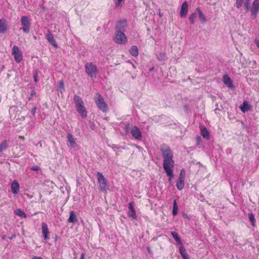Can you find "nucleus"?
<instances>
[{
    "label": "nucleus",
    "instance_id": "obj_15",
    "mask_svg": "<svg viewBox=\"0 0 259 259\" xmlns=\"http://www.w3.org/2000/svg\"><path fill=\"white\" fill-rule=\"evenodd\" d=\"M188 3L185 1L184 2L181 6L180 16L182 17H185L188 13Z\"/></svg>",
    "mask_w": 259,
    "mask_h": 259
},
{
    "label": "nucleus",
    "instance_id": "obj_23",
    "mask_svg": "<svg viewBox=\"0 0 259 259\" xmlns=\"http://www.w3.org/2000/svg\"><path fill=\"white\" fill-rule=\"evenodd\" d=\"M251 106L248 103L247 101H244L242 106L240 107L242 112L245 113L246 111L250 109Z\"/></svg>",
    "mask_w": 259,
    "mask_h": 259
},
{
    "label": "nucleus",
    "instance_id": "obj_35",
    "mask_svg": "<svg viewBox=\"0 0 259 259\" xmlns=\"http://www.w3.org/2000/svg\"><path fill=\"white\" fill-rule=\"evenodd\" d=\"M196 17V15L195 13H193L191 15H190L189 17V21L192 24H193L195 23Z\"/></svg>",
    "mask_w": 259,
    "mask_h": 259
},
{
    "label": "nucleus",
    "instance_id": "obj_12",
    "mask_svg": "<svg viewBox=\"0 0 259 259\" xmlns=\"http://www.w3.org/2000/svg\"><path fill=\"white\" fill-rule=\"evenodd\" d=\"M127 25V22L125 19L120 20L117 22L115 28L117 30L123 31Z\"/></svg>",
    "mask_w": 259,
    "mask_h": 259
},
{
    "label": "nucleus",
    "instance_id": "obj_47",
    "mask_svg": "<svg viewBox=\"0 0 259 259\" xmlns=\"http://www.w3.org/2000/svg\"><path fill=\"white\" fill-rule=\"evenodd\" d=\"M2 238V239L3 240H4V239H5L6 236H3Z\"/></svg>",
    "mask_w": 259,
    "mask_h": 259
},
{
    "label": "nucleus",
    "instance_id": "obj_37",
    "mask_svg": "<svg viewBox=\"0 0 259 259\" xmlns=\"http://www.w3.org/2000/svg\"><path fill=\"white\" fill-rule=\"evenodd\" d=\"M243 2V0H236V7L237 8H240L242 5Z\"/></svg>",
    "mask_w": 259,
    "mask_h": 259
},
{
    "label": "nucleus",
    "instance_id": "obj_13",
    "mask_svg": "<svg viewBox=\"0 0 259 259\" xmlns=\"http://www.w3.org/2000/svg\"><path fill=\"white\" fill-rule=\"evenodd\" d=\"M8 29L7 21L5 19H0V33L5 34Z\"/></svg>",
    "mask_w": 259,
    "mask_h": 259
},
{
    "label": "nucleus",
    "instance_id": "obj_9",
    "mask_svg": "<svg viewBox=\"0 0 259 259\" xmlns=\"http://www.w3.org/2000/svg\"><path fill=\"white\" fill-rule=\"evenodd\" d=\"M12 54L14 56L15 60L17 63H20L22 61V54L18 46L16 45L13 46Z\"/></svg>",
    "mask_w": 259,
    "mask_h": 259
},
{
    "label": "nucleus",
    "instance_id": "obj_8",
    "mask_svg": "<svg viewBox=\"0 0 259 259\" xmlns=\"http://www.w3.org/2000/svg\"><path fill=\"white\" fill-rule=\"evenodd\" d=\"M250 17L252 19H255L259 11V0H254L250 9Z\"/></svg>",
    "mask_w": 259,
    "mask_h": 259
},
{
    "label": "nucleus",
    "instance_id": "obj_38",
    "mask_svg": "<svg viewBox=\"0 0 259 259\" xmlns=\"http://www.w3.org/2000/svg\"><path fill=\"white\" fill-rule=\"evenodd\" d=\"M30 169L32 170H34V171H37V170H39L40 169V167H39L37 165H34V166H33L32 167H30Z\"/></svg>",
    "mask_w": 259,
    "mask_h": 259
},
{
    "label": "nucleus",
    "instance_id": "obj_29",
    "mask_svg": "<svg viewBox=\"0 0 259 259\" xmlns=\"http://www.w3.org/2000/svg\"><path fill=\"white\" fill-rule=\"evenodd\" d=\"M157 59L160 61H164L166 59V53L165 52H162L157 55Z\"/></svg>",
    "mask_w": 259,
    "mask_h": 259
},
{
    "label": "nucleus",
    "instance_id": "obj_2",
    "mask_svg": "<svg viewBox=\"0 0 259 259\" xmlns=\"http://www.w3.org/2000/svg\"><path fill=\"white\" fill-rule=\"evenodd\" d=\"M73 101L77 112L82 118H86L87 117V111L83 105V102L81 98L77 95H74Z\"/></svg>",
    "mask_w": 259,
    "mask_h": 259
},
{
    "label": "nucleus",
    "instance_id": "obj_6",
    "mask_svg": "<svg viewBox=\"0 0 259 259\" xmlns=\"http://www.w3.org/2000/svg\"><path fill=\"white\" fill-rule=\"evenodd\" d=\"M97 177L100 190L102 191H106L107 187V183L103 175L101 172H97Z\"/></svg>",
    "mask_w": 259,
    "mask_h": 259
},
{
    "label": "nucleus",
    "instance_id": "obj_48",
    "mask_svg": "<svg viewBox=\"0 0 259 259\" xmlns=\"http://www.w3.org/2000/svg\"><path fill=\"white\" fill-rule=\"evenodd\" d=\"M20 138H21V139H24V137L23 136V137L22 136L20 137Z\"/></svg>",
    "mask_w": 259,
    "mask_h": 259
},
{
    "label": "nucleus",
    "instance_id": "obj_16",
    "mask_svg": "<svg viewBox=\"0 0 259 259\" xmlns=\"http://www.w3.org/2000/svg\"><path fill=\"white\" fill-rule=\"evenodd\" d=\"M19 184L16 180H14L11 184V191L14 194H17L19 190Z\"/></svg>",
    "mask_w": 259,
    "mask_h": 259
},
{
    "label": "nucleus",
    "instance_id": "obj_31",
    "mask_svg": "<svg viewBox=\"0 0 259 259\" xmlns=\"http://www.w3.org/2000/svg\"><path fill=\"white\" fill-rule=\"evenodd\" d=\"M178 207L177 204L176 200H175L173 203L172 214L175 216L178 213Z\"/></svg>",
    "mask_w": 259,
    "mask_h": 259
},
{
    "label": "nucleus",
    "instance_id": "obj_45",
    "mask_svg": "<svg viewBox=\"0 0 259 259\" xmlns=\"http://www.w3.org/2000/svg\"><path fill=\"white\" fill-rule=\"evenodd\" d=\"M32 259H42V258L41 257H39V256H34Z\"/></svg>",
    "mask_w": 259,
    "mask_h": 259
},
{
    "label": "nucleus",
    "instance_id": "obj_17",
    "mask_svg": "<svg viewBox=\"0 0 259 259\" xmlns=\"http://www.w3.org/2000/svg\"><path fill=\"white\" fill-rule=\"evenodd\" d=\"M67 139L71 147L75 148L77 146L75 140L71 133H68L67 134Z\"/></svg>",
    "mask_w": 259,
    "mask_h": 259
},
{
    "label": "nucleus",
    "instance_id": "obj_28",
    "mask_svg": "<svg viewBox=\"0 0 259 259\" xmlns=\"http://www.w3.org/2000/svg\"><path fill=\"white\" fill-rule=\"evenodd\" d=\"M58 90L61 92V93H62L65 91L64 84L63 80L59 81L58 85Z\"/></svg>",
    "mask_w": 259,
    "mask_h": 259
},
{
    "label": "nucleus",
    "instance_id": "obj_19",
    "mask_svg": "<svg viewBox=\"0 0 259 259\" xmlns=\"http://www.w3.org/2000/svg\"><path fill=\"white\" fill-rule=\"evenodd\" d=\"M201 134L203 138L207 140L209 139V132L205 127L203 126L201 127Z\"/></svg>",
    "mask_w": 259,
    "mask_h": 259
},
{
    "label": "nucleus",
    "instance_id": "obj_33",
    "mask_svg": "<svg viewBox=\"0 0 259 259\" xmlns=\"http://www.w3.org/2000/svg\"><path fill=\"white\" fill-rule=\"evenodd\" d=\"M128 215L129 217H131L133 220H136L137 218L135 210H128Z\"/></svg>",
    "mask_w": 259,
    "mask_h": 259
},
{
    "label": "nucleus",
    "instance_id": "obj_32",
    "mask_svg": "<svg viewBox=\"0 0 259 259\" xmlns=\"http://www.w3.org/2000/svg\"><path fill=\"white\" fill-rule=\"evenodd\" d=\"M185 175L186 172L184 169H182L180 171V174L179 177V180L181 181H185Z\"/></svg>",
    "mask_w": 259,
    "mask_h": 259
},
{
    "label": "nucleus",
    "instance_id": "obj_21",
    "mask_svg": "<svg viewBox=\"0 0 259 259\" xmlns=\"http://www.w3.org/2000/svg\"><path fill=\"white\" fill-rule=\"evenodd\" d=\"M179 251L183 259H189L188 253L186 252L185 248L183 246L179 247Z\"/></svg>",
    "mask_w": 259,
    "mask_h": 259
},
{
    "label": "nucleus",
    "instance_id": "obj_1",
    "mask_svg": "<svg viewBox=\"0 0 259 259\" xmlns=\"http://www.w3.org/2000/svg\"><path fill=\"white\" fill-rule=\"evenodd\" d=\"M161 151L163 158V167L168 177V181L171 182L174 178V168L175 162L173 160V153L168 147L162 148Z\"/></svg>",
    "mask_w": 259,
    "mask_h": 259
},
{
    "label": "nucleus",
    "instance_id": "obj_25",
    "mask_svg": "<svg viewBox=\"0 0 259 259\" xmlns=\"http://www.w3.org/2000/svg\"><path fill=\"white\" fill-rule=\"evenodd\" d=\"M196 11L198 13L199 18L200 20L202 23H205L206 22V18H205V17L204 16V14H203L202 12L201 11V10L199 8H196Z\"/></svg>",
    "mask_w": 259,
    "mask_h": 259
},
{
    "label": "nucleus",
    "instance_id": "obj_22",
    "mask_svg": "<svg viewBox=\"0 0 259 259\" xmlns=\"http://www.w3.org/2000/svg\"><path fill=\"white\" fill-rule=\"evenodd\" d=\"M129 52L130 54L134 57H137L139 55V50L137 47L136 46H132Z\"/></svg>",
    "mask_w": 259,
    "mask_h": 259
},
{
    "label": "nucleus",
    "instance_id": "obj_42",
    "mask_svg": "<svg viewBox=\"0 0 259 259\" xmlns=\"http://www.w3.org/2000/svg\"><path fill=\"white\" fill-rule=\"evenodd\" d=\"M33 78H34V81L35 82H36L37 81V73H36L34 75Z\"/></svg>",
    "mask_w": 259,
    "mask_h": 259
},
{
    "label": "nucleus",
    "instance_id": "obj_27",
    "mask_svg": "<svg viewBox=\"0 0 259 259\" xmlns=\"http://www.w3.org/2000/svg\"><path fill=\"white\" fill-rule=\"evenodd\" d=\"M15 213L16 215H17L20 217H21L23 218H27V215L26 214V213L20 208L18 209L16 211H15Z\"/></svg>",
    "mask_w": 259,
    "mask_h": 259
},
{
    "label": "nucleus",
    "instance_id": "obj_4",
    "mask_svg": "<svg viewBox=\"0 0 259 259\" xmlns=\"http://www.w3.org/2000/svg\"><path fill=\"white\" fill-rule=\"evenodd\" d=\"M96 95L97 96V98L95 99V103L97 106V107L103 112H107L108 110V108L107 104L104 101L103 98L101 96V95L97 93Z\"/></svg>",
    "mask_w": 259,
    "mask_h": 259
},
{
    "label": "nucleus",
    "instance_id": "obj_30",
    "mask_svg": "<svg viewBox=\"0 0 259 259\" xmlns=\"http://www.w3.org/2000/svg\"><path fill=\"white\" fill-rule=\"evenodd\" d=\"M184 181L178 180L176 185L177 189L179 190H182L184 188Z\"/></svg>",
    "mask_w": 259,
    "mask_h": 259
},
{
    "label": "nucleus",
    "instance_id": "obj_41",
    "mask_svg": "<svg viewBox=\"0 0 259 259\" xmlns=\"http://www.w3.org/2000/svg\"><path fill=\"white\" fill-rule=\"evenodd\" d=\"M244 6L245 7L246 10H248L249 9V5L248 2H245Z\"/></svg>",
    "mask_w": 259,
    "mask_h": 259
},
{
    "label": "nucleus",
    "instance_id": "obj_24",
    "mask_svg": "<svg viewBox=\"0 0 259 259\" xmlns=\"http://www.w3.org/2000/svg\"><path fill=\"white\" fill-rule=\"evenodd\" d=\"M171 235L178 244H182V242L179 236L178 233L176 232H171Z\"/></svg>",
    "mask_w": 259,
    "mask_h": 259
},
{
    "label": "nucleus",
    "instance_id": "obj_11",
    "mask_svg": "<svg viewBox=\"0 0 259 259\" xmlns=\"http://www.w3.org/2000/svg\"><path fill=\"white\" fill-rule=\"evenodd\" d=\"M41 230H42V233L43 235V237L45 240L47 241L49 239V231L48 227V225L45 223L43 222L41 224Z\"/></svg>",
    "mask_w": 259,
    "mask_h": 259
},
{
    "label": "nucleus",
    "instance_id": "obj_5",
    "mask_svg": "<svg viewBox=\"0 0 259 259\" xmlns=\"http://www.w3.org/2000/svg\"><path fill=\"white\" fill-rule=\"evenodd\" d=\"M85 70L86 73L90 77H96L97 72V67L93 63H87L85 65Z\"/></svg>",
    "mask_w": 259,
    "mask_h": 259
},
{
    "label": "nucleus",
    "instance_id": "obj_7",
    "mask_svg": "<svg viewBox=\"0 0 259 259\" xmlns=\"http://www.w3.org/2000/svg\"><path fill=\"white\" fill-rule=\"evenodd\" d=\"M21 23L22 25V29L26 33L29 32L30 22L29 18L26 16H23L21 18Z\"/></svg>",
    "mask_w": 259,
    "mask_h": 259
},
{
    "label": "nucleus",
    "instance_id": "obj_39",
    "mask_svg": "<svg viewBox=\"0 0 259 259\" xmlns=\"http://www.w3.org/2000/svg\"><path fill=\"white\" fill-rule=\"evenodd\" d=\"M128 210H134V204L133 202H131L128 204Z\"/></svg>",
    "mask_w": 259,
    "mask_h": 259
},
{
    "label": "nucleus",
    "instance_id": "obj_46",
    "mask_svg": "<svg viewBox=\"0 0 259 259\" xmlns=\"http://www.w3.org/2000/svg\"><path fill=\"white\" fill-rule=\"evenodd\" d=\"M84 254L82 253L81 254V257H80V259H84Z\"/></svg>",
    "mask_w": 259,
    "mask_h": 259
},
{
    "label": "nucleus",
    "instance_id": "obj_43",
    "mask_svg": "<svg viewBox=\"0 0 259 259\" xmlns=\"http://www.w3.org/2000/svg\"><path fill=\"white\" fill-rule=\"evenodd\" d=\"M254 42L257 47L259 48V40L257 39H255Z\"/></svg>",
    "mask_w": 259,
    "mask_h": 259
},
{
    "label": "nucleus",
    "instance_id": "obj_26",
    "mask_svg": "<svg viewBox=\"0 0 259 259\" xmlns=\"http://www.w3.org/2000/svg\"><path fill=\"white\" fill-rule=\"evenodd\" d=\"M8 146V141L6 140L3 141L0 143V153L5 150Z\"/></svg>",
    "mask_w": 259,
    "mask_h": 259
},
{
    "label": "nucleus",
    "instance_id": "obj_10",
    "mask_svg": "<svg viewBox=\"0 0 259 259\" xmlns=\"http://www.w3.org/2000/svg\"><path fill=\"white\" fill-rule=\"evenodd\" d=\"M46 38L55 48H58V44L50 30H48V33L46 34Z\"/></svg>",
    "mask_w": 259,
    "mask_h": 259
},
{
    "label": "nucleus",
    "instance_id": "obj_44",
    "mask_svg": "<svg viewBox=\"0 0 259 259\" xmlns=\"http://www.w3.org/2000/svg\"><path fill=\"white\" fill-rule=\"evenodd\" d=\"M16 237V235L14 234L9 237L10 239H13Z\"/></svg>",
    "mask_w": 259,
    "mask_h": 259
},
{
    "label": "nucleus",
    "instance_id": "obj_34",
    "mask_svg": "<svg viewBox=\"0 0 259 259\" xmlns=\"http://www.w3.org/2000/svg\"><path fill=\"white\" fill-rule=\"evenodd\" d=\"M248 218L249 221L251 222L252 225L253 226H255V219L254 218V216L253 213H250L248 214Z\"/></svg>",
    "mask_w": 259,
    "mask_h": 259
},
{
    "label": "nucleus",
    "instance_id": "obj_20",
    "mask_svg": "<svg viewBox=\"0 0 259 259\" xmlns=\"http://www.w3.org/2000/svg\"><path fill=\"white\" fill-rule=\"evenodd\" d=\"M78 221V220L76 218L75 213L73 211H71L70 212V216L68 220V222L69 223H76Z\"/></svg>",
    "mask_w": 259,
    "mask_h": 259
},
{
    "label": "nucleus",
    "instance_id": "obj_36",
    "mask_svg": "<svg viewBox=\"0 0 259 259\" xmlns=\"http://www.w3.org/2000/svg\"><path fill=\"white\" fill-rule=\"evenodd\" d=\"M36 93L34 90H31L30 95L28 97L29 101H31L33 99V97L36 96Z\"/></svg>",
    "mask_w": 259,
    "mask_h": 259
},
{
    "label": "nucleus",
    "instance_id": "obj_40",
    "mask_svg": "<svg viewBox=\"0 0 259 259\" xmlns=\"http://www.w3.org/2000/svg\"><path fill=\"white\" fill-rule=\"evenodd\" d=\"M123 0H117V3H116V7H120L121 6V2Z\"/></svg>",
    "mask_w": 259,
    "mask_h": 259
},
{
    "label": "nucleus",
    "instance_id": "obj_3",
    "mask_svg": "<svg viewBox=\"0 0 259 259\" xmlns=\"http://www.w3.org/2000/svg\"><path fill=\"white\" fill-rule=\"evenodd\" d=\"M113 41L118 45H125L127 41V38L122 31L116 30Z\"/></svg>",
    "mask_w": 259,
    "mask_h": 259
},
{
    "label": "nucleus",
    "instance_id": "obj_18",
    "mask_svg": "<svg viewBox=\"0 0 259 259\" xmlns=\"http://www.w3.org/2000/svg\"><path fill=\"white\" fill-rule=\"evenodd\" d=\"M223 82L224 83L228 85L229 87H232L233 85L232 81L231 78L228 75L223 76Z\"/></svg>",
    "mask_w": 259,
    "mask_h": 259
},
{
    "label": "nucleus",
    "instance_id": "obj_14",
    "mask_svg": "<svg viewBox=\"0 0 259 259\" xmlns=\"http://www.w3.org/2000/svg\"><path fill=\"white\" fill-rule=\"evenodd\" d=\"M131 134L133 137H134L136 139L139 140L142 137V134L140 132L139 128L135 126L132 130Z\"/></svg>",
    "mask_w": 259,
    "mask_h": 259
}]
</instances>
